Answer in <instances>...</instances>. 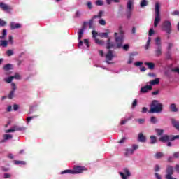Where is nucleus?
Segmentation results:
<instances>
[{"label": "nucleus", "mask_w": 179, "mask_h": 179, "mask_svg": "<svg viewBox=\"0 0 179 179\" xmlns=\"http://www.w3.org/2000/svg\"><path fill=\"white\" fill-rule=\"evenodd\" d=\"M175 170H176V171H177L178 173H179V164L176 165V166H175Z\"/></svg>", "instance_id": "nucleus-64"}, {"label": "nucleus", "mask_w": 179, "mask_h": 179, "mask_svg": "<svg viewBox=\"0 0 179 179\" xmlns=\"http://www.w3.org/2000/svg\"><path fill=\"white\" fill-rule=\"evenodd\" d=\"M0 45L1 47H8V41L6 40H1L0 41Z\"/></svg>", "instance_id": "nucleus-31"}, {"label": "nucleus", "mask_w": 179, "mask_h": 179, "mask_svg": "<svg viewBox=\"0 0 179 179\" xmlns=\"http://www.w3.org/2000/svg\"><path fill=\"white\" fill-rule=\"evenodd\" d=\"M119 174L122 177V179H128V177L131 176V172H129V170L124 169V172H120Z\"/></svg>", "instance_id": "nucleus-13"}, {"label": "nucleus", "mask_w": 179, "mask_h": 179, "mask_svg": "<svg viewBox=\"0 0 179 179\" xmlns=\"http://www.w3.org/2000/svg\"><path fill=\"white\" fill-rule=\"evenodd\" d=\"M120 34L119 36H117V33H115V43L117 44V48H122L124 51H128L129 50V44H124L122 45V43H124V31L121 30V28H120Z\"/></svg>", "instance_id": "nucleus-1"}, {"label": "nucleus", "mask_w": 179, "mask_h": 179, "mask_svg": "<svg viewBox=\"0 0 179 179\" xmlns=\"http://www.w3.org/2000/svg\"><path fill=\"white\" fill-rule=\"evenodd\" d=\"M150 141H151L150 143H152V145L155 144L156 143V136H151Z\"/></svg>", "instance_id": "nucleus-44"}, {"label": "nucleus", "mask_w": 179, "mask_h": 179, "mask_svg": "<svg viewBox=\"0 0 179 179\" xmlns=\"http://www.w3.org/2000/svg\"><path fill=\"white\" fill-rule=\"evenodd\" d=\"M8 36V30L3 29L2 36H0L1 40L5 39V38Z\"/></svg>", "instance_id": "nucleus-30"}, {"label": "nucleus", "mask_w": 179, "mask_h": 179, "mask_svg": "<svg viewBox=\"0 0 179 179\" xmlns=\"http://www.w3.org/2000/svg\"><path fill=\"white\" fill-rule=\"evenodd\" d=\"M163 111V104L158 100H152L150 106V113L159 114Z\"/></svg>", "instance_id": "nucleus-2"}, {"label": "nucleus", "mask_w": 179, "mask_h": 179, "mask_svg": "<svg viewBox=\"0 0 179 179\" xmlns=\"http://www.w3.org/2000/svg\"><path fill=\"white\" fill-rule=\"evenodd\" d=\"M170 110L173 113H177V111H178V109H177V107H176V104H174V103L171 104Z\"/></svg>", "instance_id": "nucleus-28"}, {"label": "nucleus", "mask_w": 179, "mask_h": 179, "mask_svg": "<svg viewBox=\"0 0 179 179\" xmlns=\"http://www.w3.org/2000/svg\"><path fill=\"white\" fill-rule=\"evenodd\" d=\"M138 142H141L142 143H145L146 142V136L143 135V133H139L138 136Z\"/></svg>", "instance_id": "nucleus-17"}, {"label": "nucleus", "mask_w": 179, "mask_h": 179, "mask_svg": "<svg viewBox=\"0 0 179 179\" xmlns=\"http://www.w3.org/2000/svg\"><path fill=\"white\" fill-rule=\"evenodd\" d=\"M87 171V169L82 166H76L72 169H66L60 173V174H80L83 171Z\"/></svg>", "instance_id": "nucleus-3"}, {"label": "nucleus", "mask_w": 179, "mask_h": 179, "mask_svg": "<svg viewBox=\"0 0 179 179\" xmlns=\"http://www.w3.org/2000/svg\"><path fill=\"white\" fill-rule=\"evenodd\" d=\"M13 65L11 64H7L3 66L5 71H10L12 69Z\"/></svg>", "instance_id": "nucleus-34"}, {"label": "nucleus", "mask_w": 179, "mask_h": 179, "mask_svg": "<svg viewBox=\"0 0 179 179\" xmlns=\"http://www.w3.org/2000/svg\"><path fill=\"white\" fill-rule=\"evenodd\" d=\"M129 120H131V118H127L126 120H121L120 125H125V124H127V122H128V121H129Z\"/></svg>", "instance_id": "nucleus-47"}, {"label": "nucleus", "mask_w": 179, "mask_h": 179, "mask_svg": "<svg viewBox=\"0 0 179 179\" xmlns=\"http://www.w3.org/2000/svg\"><path fill=\"white\" fill-rule=\"evenodd\" d=\"M106 48L107 50H110L111 48H113V50H117V45H115V43H114L113 42H111V41L109 39H108L107 41V45H106Z\"/></svg>", "instance_id": "nucleus-16"}, {"label": "nucleus", "mask_w": 179, "mask_h": 179, "mask_svg": "<svg viewBox=\"0 0 179 179\" xmlns=\"http://www.w3.org/2000/svg\"><path fill=\"white\" fill-rule=\"evenodd\" d=\"M150 122H152V124H156L157 122V119L155 117L152 116L150 118Z\"/></svg>", "instance_id": "nucleus-46"}, {"label": "nucleus", "mask_w": 179, "mask_h": 179, "mask_svg": "<svg viewBox=\"0 0 179 179\" xmlns=\"http://www.w3.org/2000/svg\"><path fill=\"white\" fill-rule=\"evenodd\" d=\"M11 91L16 92V84L11 83Z\"/></svg>", "instance_id": "nucleus-51"}, {"label": "nucleus", "mask_w": 179, "mask_h": 179, "mask_svg": "<svg viewBox=\"0 0 179 179\" xmlns=\"http://www.w3.org/2000/svg\"><path fill=\"white\" fill-rule=\"evenodd\" d=\"M27 128L24 127H20L18 125L13 126L10 129L5 130L6 134H10V132H16V131H24Z\"/></svg>", "instance_id": "nucleus-9"}, {"label": "nucleus", "mask_w": 179, "mask_h": 179, "mask_svg": "<svg viewBox=\"0 0 179 179\" xmlns=\"http://www.w3.org/2000/svg\"><path fill=\"white\" fill-rule=\"evenodd\" d=\"M152 89H153V87H152V85H146L143 87H142L140 90V93H148L149 91L152 90Z\"/></svg>", "instance_id": "nucleus-14"}, {"label": "nucleus", "mask_w": 179, "mask_h": 179, "mask_svg": "<svg viewBox=\"0 0 179 179\" xmlns=\"http://www.w3.org/2000/svg\"><path fill=\"white\" fill-rule=\"evenodd\" d=\"M133 62H134V57L130 56L129 58V60L127 61V64L129 65H131V64H132Z\"/></svg>", "instance_id": "nucleus-55"}, {"label": "nucleus", "mask_w": 179, "mask_h": 179, "mask_svg": "<svg viewBox=\"0 0 179 179\" xmlns=\"http://www.w3.org/2000/svg\"><path fill=\"white\" fill-rule=\"evenodd\" d=\"M135 66H142L143 65V62H136L134 63Z\"/></svg>", "instance_id": "nucleus-54"}, {"label": "nucleus", "mask_w": 179, "mask_h": 179, "mask_svg": "<svg viewBox=\"0 0 179 179\" xmlns=\"http://www.w3.org/2000/svg\"><path fill=\"white\" fill-rule=\"evenodd\" d=\"M162 30L166 31L167 34H171V22L169 20L164 21L162 24Z\"/></svg>", "instance_id": "nucleus-8"}, {"label": "nucleus", "mask_w": 179, "mask_h": 179, "mask_svg": "<svg viewBox=\"0 0 179 179\" xmlns=\"http://www.w3.org/2000/svg\"><path fill=\"white\" fill-rule=\"evenodd\" d=\"M155 57H160L163 54V46L160 37L155 38Z\"/></svg>", "instance_id": "nucleus-4"}, {"label": "nucleus", "mask_w": 179, "mask_h": 179, "mask_svg": "<svg viewBox=\"0 0 179 179\" xmlns=\"http://www.w3.org/2000/svg\"><path fill=\"white\" fill-rule=\"evenodd\" d=\"M103 13H104V11H99L98 15L93 16V19H101V17H103Z\"/></svg>", "instance_id": "nucleus-25"}, {"label": "nucleus", "mask_w": 179, "mask_h": 179, "mask_svg": "<svg viewBox=\"0 0 179 179\" xmlns=\"http://www.w3.org/2000/svg\"><path fill=\"white\" fill-rule=\"evenodd\" d=\"M159 141L161 142H169V141H171V136L165 135L159 138Z\"/></svg>", "instance_id": "nucleus-19"}, {"label": "nucleus", "mask_w": 179, "mask_h": 179, "mask_svg": "<svg viewBox=\"0 0 179 179\" xmlns=\"http://www.w3.org/2000/svg\"><path fill=\"white\" fill-rule=\"evenodd\" d=\"M93 23H94L93 18L90 20V21L87 22V24H89L90 29H93Z\"/></svg>", "instance_id": "nucleus-45"}, {"label": "nucleus", "mask_w": 179, "mask_h": 179, "mask_svg": "<svg viewBox=\"0 0 179 179\" xmlns=\"http://www.w3.org/2000/svg\"><path fill=\"white\" fill-rule=\"evenodd\" d=\"M8 99H12L13 97H15V91H10L8 96Z\"/></svg>", "instance_id": "nucleus-42"}, {"label": "nucleus", "mask_w": 179, "mask_h": 179, "mask_svg": "<svg viewBox=\"0 0 179 179\" xmlns=\"http://www.w3.org/2000/svg\"><path fill=\"white\" fill-rule=\"evenodd\" d=\"M154 171H155V173H159V171H160V166L159 164L155 166Z\"/></svg>", "instance_id": "nucleus-43"}, {"label": "nucleus", "mask_w": 179, "mask_h": 179, "mask_svg": "<svg viewBox=\"0 0 179 179\" xmlns=\"http://www.w3.org/2000/svg\"><path fill=\"white\" fill-rule=\"evenodd\" d=\"M155 132L157 133V135L162 136L163 135L164 130L162 129H155Z\"/></svg>", "instance_id": "nucleus-36"}, {"label": "nucleus", "mask_w": 179, "mask_h": 179, "mask_svg": "<svg viewBox=\"0 0 179 179\" xmlns=\"http://www.w3.org/2000/svg\"><path fill=\"white\" fill-rule=\"evenodd\" d=\"M6 55L7 57H12V55H15V50L13 49H9L6 52Z\"/></svg>", "instance_id": "nucleus-24"}, {"label": "nucleus", "mask_w": 179, "mask_h": 179, "mask_svg": "<svg viewBox=\"0 0 179 179\" xmlns=\"http://www.w3.org/2000/svg\"><path fill=\"white\" fill-rule=\"evenodd\" d=\"M132 15V11L131 10H127V19H131V16Z\"/></svg>", "instance_id": "nucleus-53"}, {"label": "nucleus", "mask_w": 179, "mask_h": 179, "mask_svg": "<svg viewBox=\"0 0 179 179\" xmlns=\"http://www.w3.org/2000/svg\"><path fill=\"white\" fill-rule=\"evenodd\" d=\"M8 43H10V44H13V36H12V35L8 36Z\"/></svg>", "instance_id": "nucleus-56"}, {"label": "nucleus", "mask_w": 179, "mask_h": 179, "mask_svg": "<svg viewBox=\"0 0 179 179\" xmlns=\"http://www.w3.org/2000/svg\"><path fill=\"white\" fill-rule=\"evenodd\" d=\"M87 6L88 8V9H93V4L91 3V1H87Z\"/></svg>", "instance_id": "nucleus-49"}, {"label": "nucleus", "mask_w": 179, "mask_h": 179, "mask_svg": "<svg viewBox=\"0 0 179 179\" xmlns=\"http://www.w3.org/2000/svg\"><path fill=\"white\" fill-rule=\"evenodd\" d=\"M6 22L0 19V27H3V26H6Z\"/></svg>", "instance_id": "nucleus-48"}, {"label": "nucleus", "mask_w": 179, "mask_h": 179, "mask_svg": "<svg viewBox=\"0 0 179 179\" xmlns=\"http://www.w3.org/2000/svg\"><path fill=\"white\" fill-rule=\"evenodd\" d=\"M176 139H179V135H176L173 136H171V141H176Z\"/></svg>", "instance_id": "nucleus-59"}, {"label": "nucleus", "mask_w": 179, "mask_h": 179, "mask_svg": "<svg viewBox=\"0 0 179 179\" xmlns=\"http://www.w3.org/2000/svg\"><path fill=\"white\" fill-rule=\"evenodd\" d=\"M14 164H15L16 166H19V165L25 166L26 162L15 160L14 161Z\"/></svg>", "instance_id": "nucleus-26"}, {"label": "nucleus", "mask_w": 179, "mask_h": 179, "mask_svg": "<svg viewBox=\"0 0 179 179\" xmlns=\"http://www.w3.org/2000/svg\"><path fill=\"white\" fill-rule=\"evenodd\" d=\"M83 31H78V48L83 49V44L89 48L90 47V43H89V39H84V41H82V37L83 36Z\"/></svg>", "instance_id": "nucleus-6"}, {"label": "nucleus", "mask_w": 179, "mask_h": 179, "mask_svg": "<svg viewBox=\"0 0 179 179\" xmlns=\"http://www.w3.org/2000/svg\"><path fill=\"white\" fill-rule=\"evenodd\" d=\"M141 8H145V6H148V1L142 0L140 3Z\"/></svg>", "instance_id": "nucleus-35"}, {"label": "nucleus", "mask_w": 179, "mask_h": 179, "mask_svg": "<svg viewBox=\"0 0 179 179\" xmlns=\"http://www.w3.org/2000/svg\"><path fill=\"white\" fill-rule=\"evenodd\" d=\"M160 83V79L159 78H155V80H152L149 82V86H155V85H159Z\"/></svg>", "instance_id": "nucleus-20"}, {"label": "nucleus", "mask_w": 179, "mask_h": 179, "mask_svg": "<svg viewBox=\"0 0 179 179\" xmlns=\"http://www.w3.org/2000/svg\"><path fill=\"white\" fill-rule=\"evenodd\" d=\"M173 159H176L174 157V154H173V156H170L168 157V162H169L170 163H171V162H173Z\"/></svg>", "instance_id": "nucleus-58"}, {"label": "nucleus", "mask_w": 179, "mask_h": 179, "mask_svg": "<svg viewBox=\"0 0 179 179\" xmlns=\"http://www.w3.org/2000/svg\"><path fill=\"white\" fill-rule=\"evenodd\" d=\"M172 72H177L179 74V68L172 69Z\"/></svg>", "instance_id": "nucleus-63"}, {"label": "nucleus", "mask_w": 179, "mask_h": 179, "mask_svg": "<svg viewBox=\"0 0 179 179\" xmlns=\"http://www.w3.org/2000/svg\"><path fill=\"white\" fill-rule=\"evenodd\" d=\"M138 52H133L130 54V57H136V55H138Z\"/></svg>", "instance_id": "nucleus-62"}, {"label": "nucleus", "mask_w": 179, "mask_h": 179, "mask_svg": "<svg viewBox=\"0 0 179 179\" xmlns=\"http://www.w3.org/2000/svg\"><path fill=\"white\" fill-rule=\"evenodd\" d=\"M34 118H37V116H31V117H27V124H30V122L31 121V120H34Z\"/></svg>", "instance_id": "nucleus-39"}, {"label": "nucleus", "mask_w": 179, "mask_h": 179, "mask_svg": "<svg viewBox=\"0 0 179 179\" xmlns=\"http://www.w3.org/2000/svg\"><path fill=\"white\" fill-rule=\"evenodd\" d=\"M171 48H173V43H169L168 45H167V48H166V50H168V52H166V55L168 57H170V51H171Z\"/></svg>", "instance_id": "nucleus-23"}, {"label": "nucleus", "mask_w": 179, "mask_h": 179, "mask_svg": "<svg viewBox=\"0 0 179 179\" xmlns=\"http://www.w3.org/2000/svg\"><path fill=\"white\" fill-rule=\"evenodd\" d=\"M132 6H134V0H128L127 4V10L132 11Z\"/></svg>", "instance_id": "nucleus-21"}, {"label": "nucleus", "mask_w": 179, "mask_h": 179, "mask_svg": "<svg viewBox=\"0 0 179 179\" xmlns=\"http://www.w3.org/2000/svg\"><path fill=\"white\" fill-rule=\"evenodd\" d=\"M13 79H17V80L22 79V77L20 76V75H19L18 73H16L14 76H12Z\"/></svg>", "instance_id": "nucleus-41"}, {"label": "nucleus", "mask_w": 179, "mask_h": 179, "mask_svg": "<svg viewBox=\"0 0 179 179\" xmlns=\"http://www.w3.org/2000/svg\"><path fill=\"white\" fill-rule=\"evenodd\" d=\"M95 3L96 6H103V5H104V1L103 0H97Z\"/></svg>", "instance_id": "nucleus-38"}, {"label": "nucleus", "mask_w": 179, "mask_h": 179, "mask_svg": "<svg viewBox=\"0 0 179 179\" xmlns=\"http://www.w3.org/2000/svg\"><path fill=\"white\" fill-rule=\"evenodd\" d=\"M97 36H99V37H101V38H108V33L103 32L98 34L97 32H96V31H92V37L93 38H95V43L96 44H99L100 45H104V41L96 38Z\"/></svg>", "instance_id": "nucleus-5"}, {"label": "nucleus", "mask_w": 179, "mask_h": 179, "mask_svg": "<svg viewBox=\"0 0 179 179\" xmlns=\"http://www.w3.org/2000/svg\"><path fill=\"white\" fill-rule=\"evenodd\" d=\"M139 148V145L138 144H133L131 148H127L125 150V155L126 156H131V155H134L135 150Z\"/></svg>", "instance_id": "nucleus-10"}, {"label": "nucleus", "mask_w": 179, "mask_h": 179, "mask_svg": "<svg viewBox=\"0 0 179 179\" xmlns=\"http://www.w3.org/2000/svg\"><path fill=\"white\" fill-rule=\"evenodd\" d=\"M87 24V22H84L82 26V29H79V31H83L85 33V30H86V25Z\"/></svg>", "instance_id": "nucleus-37"}, {"label": "nucleus", "mask_w": 179, "mask_h": 179, "mask_svg": "<svg viewBox=\"0 0 179 179\" xmlns=\"http://www.w3.org/2000/svg\"><path fill=\"white\" fill-rule=\"evenodd\" d=\"M155 34V31L153 30V28L150 29L148 36H153Z\"/></svg>", "instance_id": "nucleus-60"}, {"label": "nucleus", "mask_w": 179, "mask_h": 179, "mask_svg": "<svg viewBox=\"0 0 179 179\" xmlns=\"http://www.w3.org/2000/svg\"><path fill=\"white\" fill-rule=\"evenodd\" d=\"M164 156V154L163 152H157L155 155L154 157L155 159H162Z\"/></svg>", "instance_id": "nucleus-29"}, {"label": "nucleus", "mask_w": 179, "mask_h": 179, "mask_svg": "<svg viewBox=\"0 0 179 179\" xmlns=\"http://www.w3.org/2000/svg\"><path fill=\"white\" fill-rule=\"evenodd\" d=\"M99 24H101V26H106V20H104L103 19H100L99 20Z\"/></svg>", "instance_id": "nucleus-52"}, {"label": "nucleus", "mask_w": 179, "mask_h": 179, "mask_svg": "<svg viewBox=\"0 0 179 179\" xmlns=\"http://www.w3.org/2000/svg\"><path fill=\"white\" fill-rule=\"evenodd\" d=\"M3 139L2 140V142H6V141H9L13 138V136L11 134H4L3 136Z\"/></svg>", "instance_id": "nucleus-22"}, {"label": "nucleus", "mask_w": 179, "mask_h": 179, "mask_svg": "<svg viewBox=\"0 0 179 179\" xmlns=\"http://www.w3.org/2000/svg\"><path fill=\"white\" fill-rule=\"evenodd\" d=\"M106 64H108V65H110L111 64H113V62H110V61L113 60V58H114V55L113 54V51L112 50H108V53L106 55Z\"/></svg>", "instance_id": "nucleus-11"}, {"label": "nucleus", "mask_w": 179, "mask_h": 179, "mask_svg": "<svg viewBox=\"0 0 179 179\" xmlns=\"http://www.w3.org/2000/svg\"><path fill=\"white\" fill-rule=\"evenodd\" d=\"M171 122L173 127H174V128H176V129L179 131V120H176V119H171Z\"/></svg>", "instance_id": "nucleus-18"}, {"label": "nucleus", "mask_w": 179, "mask_h": 179, "mask_svg": "<svg viewBox=\"0 0 179 179\" xmlns=\"http://www.w3.org/2000/svg\"><path fill=\"white\" fill-rule=\"evenodd\" d=\"M10 30H16V29H22V24L12 22L10 23Z\"/></svg>", "instance_id": "nucleus-15"}, {"label": "nucleus", "mask_w": 179, "mask_h": 179, "mask_svg": "<svg viewBox=\"0 0 179 179\" xmlns=\"http://www.w3.org/2000/svg\"><path fill=\"white\" fill-rule=\"evenodd\" d=\"M13 80V77L11 76L10 77H6L4 78V81L6 83H12V81Z\"/></svg>", "instance_id": "nucleus-32"}, {"label": "nucleus", "mask_w": 179, "mask_h": 179, "mask_svg": "<svg viewBox=\"0 0 179 179\" xmlns=\"http://www.w3.org/2000/svg\"><path fill=\"white\" fill-rule=\"evenodd\" d=\"M80 16H82V12L80 10H78L75 13L74 17H76L78 19V18L80 17Z\"/></svg>", "instance_id": "nucleus-40"}, {"label": "nucleus", "mask_w": 179, "mask_h": 179, "mask_svg": "<svg viewBox=\"0 0 179 179\" xmlns=\"http://www.w3.org/2000/svg\"><path fill=\"white\" fill-rule=\"evenodd\" d=\"M155 178H157V179H162V176H160V175L159 174V173H157V172H156V173H155Z\"/></svg>", "instance_id": "nucleus-61"}, {"label": "nucleus", "mask_w": 179, "mask_h": 179, "mask_svg": "<svg viewBox=\"0 0 179 179\" xmlns=\"http://www.w3.org/2000/svg\"><path fill=\"white\" fill-rule=\"evenodd\" d=\"M145 65H146L149 69H155V64L152 62H145Z\"/></svg>", "instance_id": "nucleus-27"}, {"label": "nucleus", "mask_w": 179, "mask_h": 179, "mask_svg": "<svg viewBox=\"0 0 179 179\" xmlns=\"http://www.w3.org/2000/svg\"><path fill=\"white\" fill-rule=\"evenodd\" d=\"M150 41H152V38L150 37H148L147 43L145 45V50H149V47L150 46Z\"/></svg>", "instance_id": "nucleus-33"}, {"label": "nucleus", "mask_w": 179, "mask_h": 179, "mask_svg": "<svg viewBox=\"0 0 179 179\" xmlns=\"http://www.w3.org/2000/svg\"><path fill=\"white\" fill-rule=\"evenodd\" d=\"M160 4L159 3H155V19L154 21V27H157V24L160 23Z\"/></svg>", "instance_id": "nucleus-7"}, {"label": "nucleus", "mask_w": 179, "mask_h": 179, "mask_svg": "<svg viewBox=\"0 0 179 179\" xmlns=\"http://www.w3.org/2000/svg\"><path fill=\"white\" fill-rule=\"evenodd\" d=\"M172 16H179V10H175L171 13Z\"/></svg>", "instance_id": "nucleus-57"}, {"label": "nucleus", "mask_w": 179, "mask_h": 179, "mask_svg": "<svg viewBox=\"0 0 179 179\" xmlns=\"http://www.w3.org/2000/svg\"><path fill=\"white\" fill-rule=\"evenodd\" d=\"M136 122H138L140 125H142V124L145 123V119H136Z\"/></svg>", "instance_id": "nucleus-50"}, {"label": "nucleus", "mask_w": 179, "mask_h": 179, "mask_svg": "<svg viewBox=\"0 0 179 179\" xmlns=\"http://www.w3.org/2000/svg\"><path fill=\"white\" fill-rule=\"evenodd\" d=\"M0 8L2 10H4V12H8V13L12 10V7L3 2L0 3Z\"/></svg>", "instance_id": "nucleus-12"}]
</instances>
